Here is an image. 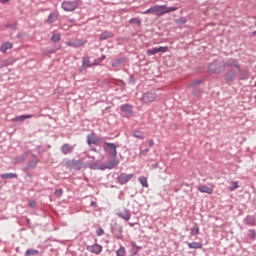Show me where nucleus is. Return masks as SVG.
<instances>
[{
	"instance_id": "f257e3e1",
	"label": "nucleus",
	"mask_w": 256,
	"mask_h": 256,
	"mask_svg": "<svg viewBox=\"0 0 256 256\" xmlns=\"http://www.w3.org/2000/svg\"><path fill=\"white\" fill-rule=\"evenodd\" d=\"M226 65L228 67H235L237 71L240 72L239 80L240 81H245L249 79V70H243L241 71V66H239V62L237 60H229Z\"/></svg>"
},
{
	"instance_id": "f03ea898",
	"label": "nucleus",
	"mask_w": 256,
	"mask_h": 256,
	"mask_svg": "<svg viewBox=\"0 0 256 256\" xmlns=\"http://www.w3.org/2000/svg\"><path fill=\"white\" fill-rule=\"evenodd\" d=\"M154 11V15H165V13H171L172 11H177V8L170 7L167 8V6H154L152 7Z\"/></svg>"
},
{
	"instance_id": "7ed1b4c3",
	"label": "nucleus",
	"mask_w": 256,
	"mask_h": 256,
	"mask_svg": "<svg viewBox=\"0 0 256 256\" xmlns=\"http://www.w3.org/2000/svg\"><path fill=\"white\" fill-rule=\"evenodd\" d=\"M79 7V2L77 1H64L62 3V9L65 11H75Z\"/></svg>"
},
{
	"instance_id": "20e7f679",
	"label": "nucleus",
	"mask_w": 256,
	"mask_h": 256,
	"mask_svg": "<svg viewBox=\"0 0 256 256\" xmlns=\"http://www.w3.org/2000/svg\"><path fill=\"white\" fill-rule=\"evenodd\" d=\"M157 99V93L155 92H146L142 96L143 103H153V101H156Z\"/></svg>"
},
{
	"instance_id": "39448f33",
	"label": "nucleus",
	"mask_w": 256,
	"mask_h": 256,
	"mask_svg": "<svg viewBox=\"0 0 256 256\" xmlns=\"http://www.w3.org/2000/svg\"><path fill=\"white\" fill-rule=\"evenodd\" d=\"M85 43H87V40H83V39H74L71 41L66 42L67 47H83V45H85Z\"/></svg>"
},
{
	"instance_id": "423d86ee",
	"label": "nucleus",
	"mask_w": 256,
	"mask_h": 256,
	"mask_svg": "<svg viewBox=\"0 0 256 256\" xmlns=\"http://www.w3.org/2000/svg\"><path fill=\"white\" fill-rule=\"evenodd\" d=\"M86 249L90 253H94V255H100L101 251H103V246L99 244H93V245H88Z\"/></svg>"
},
{
	"instance_id": "0eeeda50",
	"label": "nucleus",
	"mask_w": 256,
	"mask_h": 256,
	"mask_svg": "<svg viewBox=\"0 0 256 256\" xmlns=\"http://www.w3.org/2000/svg\"><path fill=\"white\" fill-rule=\"evenodd\" d=\"M104 151H111L112 156L117 157V146L115 145V143L105 142Z\"/></svg>"
},
{
	"instance_id": "6e6552de",
	"label": "nucleus",
	"mask_w": 256,
	"mask_h": 256,
	"mask_svg": "<svg viewBox=\"0 0 256 256\" xmlns=\"http://www.w3.org/2000/svg\"><path fill=\"white\" fill-rule=\"evenodd\" d=\"M209 71H211V73H223L225 66L213 63L209 66Z\"/></svg>"
},
{
	"instance_id": "1a4fd4ad",
	"label": "nucleus",
	"mask_w": 256,
	"mask_h": 256,
	"mask_svg": "<svg viewBox=\"0 0 256 256\" xmlns=\"http://www.w3.org/2000/svg\"><path fill=\"white\" fill-rule=\"evenodd\" d=\"M133 179V174H121L118 176V181L121 185H125V183H129Z\"/></svg>"
},
{
	"instance_id": "9d476101",
	"label": "nucleus",
	"mask_w": 256,
	"mask_h": 256,
	"mask_svg": "<svg viewBox=\"0 0 256 256\" xmlns=\"http://www.w3.org/2000/svg\"><path fill=\"white\" fill-rule=\"evenodd\" d=\"M87 143L88 145H97L99 143V137H97V134L92 133L87 136Z\"/></svg>"
},
{
	"instance_id": "9b49d317",
	"label": "nucleus",
	"mask_w": 256,
	"mask_h": 256,
	"mask_svg": "<svg viewBox=\"0 0 256 256\" xmlns=\"http://www.w3.org/2000/svg\"><path fill=\"white\" fill-rule=\"evenodd\" d=\"M117 215L121 219H124V221H129V219H131V212H129V210L127 209H124L123 211L119 212Z\"/></svg>"
},
{
	"instance_id": "f8f14e48",
	"label": "nucleus",
	"mask_w": 256,
	"mask_h": 256,
	"mask_svg": "<svg viewBox=\"0 0 256 256\" xmlns=\"http://www.w3.org/2000/svg\"><path fill=\"white\" fill-rule=\"evenodd\" d=\"M59 19V13H50L47 20H45V23H48V25H51V23H55Z\"/></svg>"
},
{
	"instance_id": "ddd939ff",
	"label": "nucleus",
	"mask_w": 256,
	"mask_h": 256,
	"mask_svg": "<svg viewBox=\"0 0 256 256\" xmlns=\"http://www.w3.org/2000/svg\"><path fill=\"white\" fill-rule=\"evenodd\" d=\"M121 111H123L125 113V115H127V117H129V115H133V106H131L129 104H125V105L121 106Z\"/></svg>"
},
{
	"instance_id": "4468645a",
	"label": "nucleus",
	"mask_w": 256,
	"mask_h": 256,
	"mask_svg": "<svg viewBox=\"0 0 256 256\" xmlns=\"http://www.w3.org/2000/svg\"><path fill=\"white\" fill-rule=\"evenodd\" d=\"M236 78H237V72L234 71V70L230 71V72L226 75V77H225V79H226V81H227L228 83H233V81H235Z\"/></svg>"
},
{
	"instance_id": "2eb2a0df",
	"label": "nucleus",
	"mask_w": 256,
	"mask_h": 256,
	"mask_svg": "<svg viewBox=\"0 0 256 256\" xmlns=\"http://www.w3.org/2000/svg\"><path fill=\"white\" fill-rule=\"evenodd\" d=\"M9 49H13V43L11 42H5L0 46L1 53H7Z\"/></svg>"
},
{
	"instance_id": "dca6fc26",
	"label": "nucleus",
	"mask_w": 256,
	"mask_h": 256,
	"mask_svg": "<svg viewBox=\"0 0 256 256\" xmlns=\"http://www.w3.org/2000/svg\"><path fill=\"white\" fill-rule=\"evenodd\" d=\"M198 191H200V193H207V195H212L213 194V187L210 188L208 186H199Z\"/></svg>"
},
{
	"instance_id": "f3484780",
	"label": "nucleus",
	"mask_w": 256,
	"mask_h": 256,
	"mask_svg": "<svg viewBox=\"0 0 256 256\" xmlns=\"http://www.w3.org/2000/svg\"><path fill=\"white\" fill-rule=\"evenodd\" d=\"M73 151V146L69 145V144H64L62 147H61V152L64 154V155H67L68 153H71Z\"/></svg>"
},
{
	"instance_id": "a211bd4d",
	"label": "nucleus",
	"mask_w": 256,
	"mask_h": 256,
	"mask_svg": "<svg viewBox=\"0 0 256 256\" xmlns=\"http://www.w3.org/2000/svg\"><path fill=\"white\" fill-rule=\"evenodd\" d=\"M117 165H119V161L117 159H113L106 164V169H114Z\"/></svg>"
},
{
	"instance_id": "6ab92c4d",
	"label": "nucleus",
	"mask_w": 256,
	"mask_h": 256,
	"mask_svg": "<svg viewBox=\"0 0 256 256\" xmlns=\"http://www.w3.org/2000/svg\"><path fill=\"white\" fill-rule=\"evenodd\" d=\"M33 115H20L12 119V121H25V119H31Z\"/></svg>"
},
{
	"instance_id": "aec40b11",
	"label": "nucleus",
	"mask_w": 256,
	"mask_h": 256,
	"mask_svg": "<svg viewBox=\"0 0 256 256\" xmlns=\"http://www.w3.org/2000/svg\"><path fill=\"white\" fill-rule=\"evenodd\" d=\"M132 137H135L136 139H145V135L143 134V132H141L139 130L133 131Z\"/></svg>"
},
{
	"instance_id": "412c9836",
	"label": "nucleus",
	"mask_w": 256,
	"mask_h": 256,
	"mask_svg": "<svg viewBox=\"0 0 256 256\" xmlns=\"http://www.w3.org/2000/svg\"><path fill=\"white\" fill-rule=\"evenodd\" d=\"M189 249H202L203 245L199 242L188 243Z\"/></svg>"
},
{
	"instance_id": "4be33fe9",
	"label": "nucleus",
	"mask_w": 256,
	"mask_h": 256,
	"mask_svg": "<svg viewBox=\"0 0 256 256\" xmlns=\"http://www.w3.org/2000/svg\"><path fill=\"white\" fill-rule=\"evenodd\" d=\"M1 179H17V174L15 173L1 174Z\"/></svg>"
},
{
	"instance_id": "5701e85b",
	"label": "nucleus",
	"mask_w": 256,
	"mask_h": 256,
	"mask_svg": "<svg viewBox=\"0 0 256 256\" xmlns=\"http://www.w3.org/2000/svg\"><path fill=\"white\" fill-rule=\"evenodd\" d=\"M82 67H83V69H87L88 67H93V65L89 61V57H84L83 58Z\"/></svg>"
},
{
	"instance_id": "b1692460",
	"label": "nucleus",
	"mask_w": 256,
	"mask_h": 256,
	"mask_svg": "<svg viewBox=\"0 0 256 256\" xmlns=\"http://www.w3.org/2000/svg\"><path fill=\"white\" fill-rule=\"evenodd\" d=\"M111 37H113L111 32H104L100 35L101 41H104L105 39H111Z\"/></svg>"
},
{
	"instance_id": "393cba45",
	"label": "nucleus",
	"mask_w": 256,
	"mask_h": 256,
	"mask_svg": "<svg viewBox=\"0 0 256 256\" xmlns=\"http://www.w3.org/2000/svg\"><path fill=\"white\" fill-rule=\"evenodd\" d=\"M139 182L142 185V187H145V188L149 187V182L147 181V177L141 176L139 178Z\"/></svg>"
},
{
	"instance_id": "a878e982",
	"label": "nucleus",
	"mask_w": 256,
	"mask_h": 256,
	"mask_svg": "<svg viewBox=\"0 0 256 256\" xmlns=\"http://www.w3.org/2000/svg\"><path fill=\"white\" fill-rule=\"evenodd\" d=\"M122 63H125V58H119L112 63V67H120Z\"/></svg>"
},
{
	"instance_id": "bb28decb",
	"label": "nucleus",
	"mask_w": 256,
	"mask_h": 256,
	"mask_svg": "<svg viewBox=\"0 0 256 256\" xmlns=\"http://www.w3.org/2000/svg\"><path fill=\"white\" fill-rule=\"evenodd\" d=\"M229 191H235V189H239V183L238 182H230Z\"/></svg>"
},
{
	"instance_id": "cd10ccee",
	"label": "nucleus",
	"mask_w": 256,
	"mask_h": 256,
	"mask_svg": "<svg viewBox=\"0 0 256 256\" xmlns=\"http://www.w3.org/2000/svg\"><path fill=\"white\" fill-rule=\"evenodd\" d=\"M126 253H127V251L125 250V248L123 246H120V248L116 252V255L117 256H125Z\"/></svg>"
},
{
	"instance_id": "c85d7f7f",
	"label": "nucleus",
	"mask_w": 256,
	"mask_h": 256,
	"mask_svg": "<svg viewBox=\"0 0 256 256\" xmlns=\"http://www.w3.org/2000/svg\"><path fill=\"white\" fill-rule=\"evenodd\" d=\"M157 53H167V51H169V48L167 46H160L158 48H156Z\"/></svg>"
},
{
	"instance_id": "c756f323",
	"label": "nucleus",
	"mask_w": 256,
	"mask_h": 256,
	"mask_svg": "<svg viewBox=\"0 0 256 256\" xmlns=\"http://www.w3.org/2000/svg\"><path fill=\"white\" fill-rule=\"evenodd\" d=\"M27 159L26 155L18 156L17 158L14 159V163H23Z\"/></svg>"
},
{
	"instance_id": "7c9ffc66",
	"label": "nucleus",
	"mask_w": 256,
	"mask_h": 256,
	"mask_svg": "<svg viewBox=\"0 0 256 256\" xmlns=\"http://www.w3.org/2000/svg\"><path fill=\"white\" fill-rule=\"evenodd\" d=\"M52 41L53 43H59V41H61V34H54L52 35Z\"/></svg>"
},
{
	"instance_id": "2f4dec72",
	"label": "nucleus",
	"mask_w": 256,
	"mask_h": 256,
	"mask_svg": "<svg viewBox=\"0 0 256 256\" xmlns=\"http://www.w3.org/2000/svg\"><path fill=\"white\" fill-rule=\"evenodd\" d=\"M191 235H199V226L195 225L191 228Z\"/></svg>"
},
{
	"instance_id": "473e14b6",
	"label": "nucleus",
	"mask_w": 256,
	"mask_h": 256,
	"mask_svg": "<svg viewBox=\"0 0 256 256\" xmlns=\"http://www.w3.org/2000/svg\"><path fill=\"white\" fill-rule=\"evenodd\" d=\"M25 255L30 256V255H39V250H27L25 252Z\"/></svg>"
},
{
	"instance_id": "72a5a7b5",
	"label": "nucleus",
	"mask_w": 256,
	"mask_h": 256,
	"mask_svg": "<svg viewBox=\"0 0 256 256\" xmlns=\"http://www.w3.org/2000/svg\"><path fill=\"white\" fill-rule=\"evenodd\" d=\"M176 23H178L179 25H185V23H187V18L182 17L176 20Z\"/></svg>"
},
{
	"instance_id": "f704fd0d",
	"label": "nucleus",
	"mask_w": 256,
	"mask_h": 256,
	"mask_svg": "<svg viewBox=\"0 0 256 256\" xmlns=\"http://www.w3.org/2000/svg\"><path fill=\"white\" fill-rule=\"evenodd\" d=\"M157 53H158L157 48H152V49L147 50V55H149V56L155 55Z\"/></svg>"
},
{
	"instance_id": "c9c22d12",
	"label": "nucleus",
	"mask_w": 256,
	"mask_h": 256,
	"mask_svg": "<svg viewBox=\"0 0 256 256\" xmlns=\"http://www.w3.org/2000/svg\"><path fill=\"white\" fill-rule=\"evenodd\" d=\"M29 207H31L32 209H35V205H37V202H35V200H30L28 202Z\"/></svg>"
},
{
	"instance_id": "e433bc0d",
	"label": "nucleus",
	"mask_w": 256,
	"mask_h": 256,
	"mask_svg": "<svg viewBox=\"0 0 256 256\" xmlns=\"http://www.w3.org/2000/svg\"><path fill=\"white\" fill-rule=\"evenodd\" d=\"M150 13L154 14L153 7L149 8L148 10L142 12V15H149Z\"/></svg>"
},
{
	"instance_id": "4c0bfd02",
	"label": "nucleus",
	"mask_w": 256,
	"mask_h": 256,
	"mask_svg": "<svg viewBox=\"0 0 256 256\" xmlns=\"http://www.w3.org/2000/svg\"><path fill=\"white\" fill-rule=\"evenodd\" d=\"M147 153H149V149H144V150L140 151L139 155H140V157H145V155H147Z\"/></svg>"
},
{
	"instance_id": "58836bf2",
	"label": "nucleus",
	"mask_w": 256,
	"mask_h": 256,
	"mask_svg": "<svg viewBox=\"0 0 256 256\" xmlns=\"http://www.w3.org/2000/svg\"><path fill=\"white\" fill-rule=\"evenodd\" d=\"M35 165H37V160H35L34 163H33V162H30V163L28 164V168H29V169H33V168L35 167Z\"/></svg>"
},
{
	"instance_id": "ea45409f",
	"label": "nucleus",
	"mask_w": 256,
	"mask_h": 256,
	"mask_svg": "<svg viewBox=\"0 0 256 256\" xmlns=\"http://www.w3.org/2000/svg\"><path fill=\"white\" fill-rule=\"evenodd\" d=\"M249 237H250V239H255V237H256V232H255V230H251V231H250Z\"/></svg>"
},
{
	"instance_id": "a19ab883",
	"label": "nucleus",
	"mask_w": 256,
	"mask_h": 256,
	"mask_svg": "<svg viewBox=\"0 0 256 256\" xmlns=\"http://www.w3.org/2000/svg\"><path fill=\"white\" fill-rule=\"evenodd\" d=\"M55 194L58 195V197H61V195H63V189H57Z\"/></svg>"
},
{
	"instance_id": "79ce46f5",
	"label": "nucleus",
	"mask_w": 256,
	"mask_h": 256,
	"mask_svg": "<svg viewBox=\"0 0 256 256\" xmlns=\"http://www.w3.org/2000/svg\"><path fill=\"white\" fill-rule=\"evenodd\" d=\"M96 233H97L98 237H101V235H103V233H105V231L102 228H99Z\"/></svg>"
},
{
	"instance_id": "37998d69",
	"label": "nucleus",
	"mask_w": 256,
	"mask_h": 256,
	"mask_svg": "<svg viewBox=\"0 0 256 256\" xmlns=\"http://www.w3.org/2000/svg\"><path fill=\"white\" fill-rule=\"evenodd\" d=\"M130 23L135 24V23H141V22L137 18H132V19H130Z\"/></svg>"
},
{
	"instance_id": "c03bdc74",
	"label": "nucleus",
	"mask_w": 256,
	"mask_h": 256,
	"mask_svg": "<svg viewBox=\"0 0 256 256\" xmlns=\"http://www.w3.org/2000/svg\"><path fill=\"white\" fill-rule=\"evenodd\" d=\"M201 84V81L200 80H195L191 83L192 86H195V85H200Z\"/></svg>"
},
{
	"instance_id": "a18cd8bd",
	"label": "nucleus",
	"mask_w": 256,
	"mask_h": 256,
	"mask_svg": "<svg viewBox=\"0 0 256 256\" xmlns=\"http://www.w3.org/2000/svg\"><path fill=\"white\" fill-rule=\"evenodd\" d=\"M153 145H155V142L153 140H150L149 147H153Z\"/></svg>"
},
{
	"instance_id": "49530a36",
	"label": "nucleus",
	"mask_w": 256,
	"mask_h": 256,
	"mask_svg": "<svg viewBox=\"0 0 256 256\" xmlns=\"http://www.w3.org/2000/svg\"><path fill=\"white\" fill-rule=\"evenodd\" d=\"M0 3H9V0H0Z\"/></svg>"
},
{
	"instance_id": "de8ad7c7",
	"label": "nucleus",
	"mask_w": 256,
	"mask_h": 256,
	"mask_svg": "<svg viewBox=\"0 0 256 256\" xmlns=\"http://www.w3.org/2000/svg\"><path fill=\"white\" fill-rule=\"evenodd\" d=\"M105 59V56H102V58L99 59V61H103Z\"/></svg>"
},
{
	"instance_id": "09e8293b",
	"label": "nucleus",
	"mask_w": 256,
	"mask_h": 256,
	"mask_svg": "<svg viewBox=\"0 0 256 256\" xmlns=\"http://www.w3.org/2000/svg\"><path fill=\"white\" fill-rule=\"evenodd\" d=\"M254 85H255V87H256V80H255V84H254Z\"/></svg>"
}]
</instances>
